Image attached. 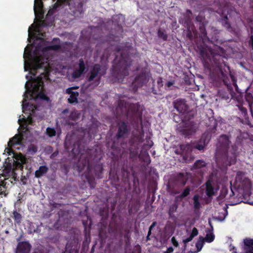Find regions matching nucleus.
Listing matches in <instances>:
<instances>
[{"mask_svg": "<svg viewBox=\"0 0 253 253\" xmlns=\"http://www.w3.org/2000/svg\"><path fill=\"white\" fill-rule=\"evenodd\" d=\"M86 167V171L83 175L89 184L90 188H94L95 186L94 176L100 179L102 177L103 165L101 164L96 163L92 166L88 160L84 159L83 162H79L78 166V170L81 172Z\"/></svg>", "mask_w": 253, "mask_h": 253, "instance_id": "7ed1b4c3", "label": "nucleus"}, {"mask_svg": "<svg viewBox=\"0 0 253 253\" xmlns=\"http://www.w3.org/2000/svg\"><path fill=\"white\" fill-rule=\"evenodd\" d=\"M135 137L136 138V139L138 142H139V143L143 142L144 141V139H143L144 132L143 131H142L141 132H140L139 133V135H138L137 136H135Z\"/></svg>", "mask_w": 253, "mask_h": 253, "instance_id": "ea45409f", "label": "nucleus"}, {"mask_svg": "<svg viewBox=\"0 0 253 253\" xmlns=\"http://www.w3.org/2000/svg\"><path fill=\"white\" fill-rule=\"evenodd\" d=\"M141 77V76L140 75H139V76H136L135 79H134V81L133 82V83H136L137 82L138 80H139L140 78Z\"/></svg>", "mask_w": 253, "mask_h": 253, "instance_id": "e2e57ef3", "label": "nucleus"}, {"mask_svg": "<svg viewBox=\"0 0 253 253\" xmlns=\"http://www.w3.org/2000/svg\"><path fill=\"white\" fill-rule=\"evenodd\" d=\"M23 136L20 135H15L8 142L9 147H14L16 145H20L22 141Z\"/></svg>", "mask_w": 253, "mask_h": 253, "instance_id": "a211bd4d", "label": "nucleus"}, {"mask_svg": "<svg viewBox=\"0 0 253 253\" xmlns=\"http://www.w3.org/2000/svg\"><path fill=\"white\" fill-rule=\"evenodd\" d=\"M47 62L44 61V59L42 55H38L37 53H35V56L32 60L33 70L36 71L38 69L44 68L45 71V64Z\"/></svg>", "mask_w": 253, "mask_h": 253, "instance_id": "9b49d317", "label": "nucleus"}, {"mask_svg": "<svg viewBox=\"0 0 253 253\" xmlns=\"http://www.w3.org/2000/svg\"><path fill=\"white\" fill-rule=\"evenodd\" d=\"M205 146L206 136L204 134L202 136L201 138L198 141H195L187 145L188 149H196L199 151L203 150Z\"/></svg>", "mask_w": 253, "mask_h": 253, "instance_id": "2eb2a0df", "label": "nucleus"}, {"mask_svg": "<svg viewBox=\"0 0 253 253\" xmlns=\"http://www.w3.org/2000/svg\"><path fill=\"white\" fill-rule=\"evenodd\" d=\"M244 243L245 246V248L253 247L252 246L253 245L252 239H246L244 240Z\"/></svg>", "mask_w": 253, "mask_h": 253, "instance_id": "58836bf2", "label": "nucleus"}, {"mask_svg": "<svg viewBox=\"0 0 253 253\" xmlns=\"http://www.w3.org/2000/svg\"><path fill=\"white\" fill-rule=\"evenodd\" d=\"M117 126L118 131L115 136L117 139L125 138L128 134L130 131V127L125 122L123 121H119L117 123Z\"/></svg>", "mask_w": 253, "mask_h": 253, "instance_id": "9d476101", "label": "nucleus"}, {"mask_svg": "<svg viewBox=\"0 0 253 253\" xmlns=\"http://www.w3.org/2000/svg\"><path fill=\"white\" fill-rule=\"evenodd\" d=\"M223 53V49L217 46H214L213 49L202 47L200 49V55L205 68L209 70L210 74L214 71L219 72L223 84L227 86L230 84V82L226 74L229 73L233 85L237 91V80L235 77L231 74L229 66L223 60V57L221 54Z\"/></svg>", "mask_w": 253, "mask_h": 253, "instance_id": "f257e3e1", "label": "nucleus"}, {"mask_svg": "<svg viewBox=\"0 0 253 253\" xmlns=\"http://www.w3.org/2000/svg\"><path fill=\"white\" fill-rule=\"evenodd\" d=\"M50 205L52 206V207L54 208H57L58 207L61 206V204L54 202L51 203Z\"/></svg>", "mask_w": 253, "mask_h": 253, "instance_id": "09e8293b", "label": "nucleus"}, {"mask_svg": "<svg viewBox=\"0 0 253 253\" xmlns=\"http://www.w3.org/2000/svg\"><path fill=\"white\" fill-rule=\"evenodd\" d=\"M80 116V114L77 111H75L71 113L69 116V118L71 120L76 121L79 118Z\"/></svg>", "mask_w": 253, "mask_h": 253, "instance_id": "2f4dec72", "label": "nucleus"}, {"mask_svg": "<svg viewBox=\"0 0 253 253\" xmlns=\"http://www.w3.org/2000/svg\"><path fill=\"white\" fill-rule=\"evenodd\" d=\"M246 253H253V247L245 248Z\"/></svg>", "mask_w": 253, "mask_h": 253, "instance_id": "603ef678", "label": "nucleus"}, {"mask_svg": "<svg viewBox=\"0 0 253 253\" xmlns=\"http://www.w3.org/2000/svg\"><path fill=\"white\" fill-rule=\"evenodd\" d=\"M58 154V151H55L54 152H53L50 156V158L51 159H53L55 157H56Z\"/></svg>", "mask_w": 253, "mask_h": 253, "instance_id": "6e6d98bb", "label": "nucleus"}, {"mask_svg": "<svg viewBox=\"0 0 253 253\" xmlns=\"http://www.w3.org/2000/svg\"><path fill=\"white\" fill-rule=\"evenodd\" d=\"M46 132L47 135L50 137L54 136L56 135V130L53 128L47 127L46 128Z\"/></svg>", "mask_w": 253, "mask_h": 253, "instance_id": "c9c22d12", "label": "nucleus"}, {"mask_svg": "<svg viewBox=\"0 0 253 253\" xmlns=\"http://www.w3.org/2000/svg\"><path fill=\"white\" fill-rule=\"evenodd\" d=\"M106 73V69L105 67L99 64H95L90 68L87 76V81L92 82V84L95 86H98L101 81L102 76Z\"/></svg>", "mask_w": 253, "mask_h": 253, "instance_id": "0eeeda50", "label": "nucleus"}, {"mask_svg": "<svg viewBox=\"0 0 253 253\" xmlns=\"http://www.w3.org/2000/svg\"><path fill=\"white\" fill-rule=\"evenodd\" d=\"M48 169L45 166H40L38 170L35 172V177L40 178L48 171Z\"/></svg>", "mask_w": 253, "mask_h": 253, "instance_id": "412c9836", "label": "nucleus"}, {"mask_svg": "<svg viewBox=\"0 0 253 253\" xmlns=\"http://www.w3.org/2000/svg\"><path fill=\"white\" fill-rule=\"evenodd\" d=\"M187 37L190 39H191L193 37V35L190 29V28H187Z\"/></svg>", "mask_w": 253, "mask_h": 253, "instance_id": "3c124183", "label": "nucleus"}, {"mask_svg": "<svg viewBox=\"0 0 253 253\" xmlns=\"http://www.w3.org/2000/svg\"><path fill=\"white\" fill-rule=\"evenodd\" d=\"M206 166L207 164L204 160H198L194 164L192 169H199L206 167Z\"/></svg>", "mask_w": 253, "mask_h": 253, "instance_id": "393cba45", "label": "nucleus"}, {"mask_svg": "<svg viewBox=\"0 0 253 253\" xmlns=\"http://www.w3.org/2000/svg\"><path fill=\"white\" fill-rule=\"evenodd\" d=\"M190 188L189 186L187 187L185 189H184L182 194L179 196V198L182 199L184 197L187 196L190 194Z\"/></svg>", "mask_w": 253, "mask_h": 253, "instance_id": "e433bc0d", "label": "nucleus"}, {"mask_svg": "<svg viewBox=\"0 0 253 253\" xmlns=\"http://www.w3.org/2000/svg\"><path fill=\"white\" fill-rule=\"evenodd\" d=\"M173 118L174 121L177 123H180L182 121V118L178 115H174Z\"/></svg>", "mask_w": 253, "mask_h": 253, "instance_id": "a19ab883", "label": "nucleus"}, {"mask_svg": "<svg viewBox=\"0 0 253 253\" xmlns=\"http://www.w3.org/2000/svg\"><path fill=\"white\" fill-rule=\"evenodd\" d=\"M64 253H79V250L77 247H75L74 248H71L68 249V247H66L65 251Z\"/></svg>", "mask_w": 253, "mask_h": 253, "instance_id": "4c0bfd02", "label": "nucleus"}, {"mask_svg": "<svg viewBox=\"0 0 253 253\" xmlns=\"http://www.w3.org/2000/svg\"><path fill=\"white\" fill-rule=\"evenodd\" d=\"M61 48V46L59 44H54L48 46V48L51 50H59Z\"/></svg>", "mask_w": 253, "mask_h": 253, "instance_id": "79ce46f5", "label": "nucleus"}, {"mask_svg": "<svg viewBox=\"0 0 253 253\" xmlns=\"http://www.w3.org/2000/svg\"><path fill=\"white\" fill-rule=\"evenodd\" d=\"M177 208L178 206L176 203L173 204L169 207V215L170 217H172L173 213L176 211Z\"/></svg>", "mask_w": 253, "mask_h": 253, "instance_id": "c756f323", "label": "nucleus"}, {"mask_svg": "<svg viewBox=\"0 0 253 253\" xmlns=\"http://www.w3.org/2000/svg\"><path fill=\"white\" fill-rule=\"evenodd\" d=\"M31 245L26 241L20 242L18 244L16 253H30L31 250Z\"/></svg>", "mask_w": 253, "mask_h": 253, "instance_id": "dca6fc26", "label": "nucleus"}, {"mask_svg": "<svg viewBox=\"0 0 253 253\" xmlns=\"http://www.w3.org/2000/svg\"><path fill=\"white\" fill-rule=\"evenodd\" d=\"M12 214L13 215L11 217L14 219L15 224L19 225L22 221V215L16 211H14Z\"/></svg>", "mask_w": 253, "mask_h": 253, "instance_id": "b1692460", "label": "nucleus"}, {"mask_svg": "<svg viewBox=\"0 0 253 253\" xmlns=\"http://www.w3.org/2000/svg\"><path fill=\"white\" fill-rule=\"evenodd\" d=\"M86 67L83 58L79 60L78 67L75 68L72 74V77L76 79L79 78L84 74L86 70Z\"/></svg>", "mask_w": 253, "mask_h": 253, "instance_id": "ddd939ff", "label": "nucleus"}, {"mask_svg": "<svg viewBox=\"0 0 253 253\" xmlns=\"http://www.w3.org/2000/svg\"><path fill=\"white\" fill-rule=\"evenodd\" d=\"M194 238L191 236L190 235L189 237L187 238L186 239L183 240V243L184 244L185 246H186L187 244L191 241Z\"/></svg>", "mask_w": 253, "mask_h": 253, "instance_id": "49530a36", "label": "nucleus"}, {"mask_svg": "<svg viewBox=\"0 0 253 253\" xmlns=\"http://www.w3.org/2000/svg\"><path fill=\"white\" fill-rule=\"evenodd\" d=\"M197 129V124L194 121H188L184 122L177 129L181 135L189 137L196 132Z\"/></svg>", "mask_w": 253, "mask_h": 253, "instance_id": "1a4fd4ad", "label": "nucleus"}, {"mask_svg": "<svg viewBox=\"0 0 253 253\" xmlns=\"http://www.w3.org/2000/svg\"><path fill=\"white\" fill-rule=\"evenodd\" d=\"M66 92L69 94H71L73 92H75V91H73L72 90L71 88H68L66 89Z\"/></svg>", "mask_w": 253, "mask_h": 253, "instance_id": "052dcab7", "label": "nucleus"}, {"mask_svg": "<svg viewBox=\"0 0 253 253\" xmlns=\"http://www.w3.org/2000/svg\"><path fill=\"white\" fill-rule=\"evenodd\" d=\"M5 187L2 184H0V195H4L6 196V194L5 192Z\"/></svg>", "mask_w": 253, "mask_h": 253, "instance_id": "de8ad7c7", "label": "nucleus"}, {"mask_svg": "<svg viewBox=\"0 0 253 253\" xmlns=\"http://www.w3.org/2000/svg\"><path fill=\"white\" fill-rule=\"evenodd\" d=\"M245 99L248 103L251 113H253L252 105L253 104V96L252 93L246 92L245 95Z\"/></svg>", "mask_w": 253, "mask_h": 253, "instance_id": "4be33fe9", "label": "nucleus"}, {"mask_svg": "<svg viewBox=\"0 0 253 253\" xmlns=\"http://www.w3.org/2000/svg\"><path fill=\"white\" fill-rule=\"evenodd\" d=\"M230 141L226 135H221L218 140V144L216 149V159L221 157L223 162L229 166L234 165L236 162V156L233 154V156L229 158L228 149Z\"/></svg>", "mask_w": 253, "mask_h": 253, "instance_id": "39448f33", "label": "nucleus"}, {"mask_svg": "<svg viewBox=\"0 0 253 253\" xmlns=\"http://www.w3.org/2000/svg\"><path fill=\"white\" fill-rule=\"evenodd\" d=\"M33 253H44L43 251L40 250H35Z\"/></svg>", "mask_w": 253, "mask_h": 253, "instance_id": "0e129e2a", "label": "nucleus"}, {"mask_svg": "<svg viewBox=\"0 0 253 253\" xmlns=\"http://www.w3.org/2000/svg\"><path fill=\"white\" fill-rule=\"evenodd\" d=\"M243 184L245 186V188L248 190H251L252 188V183L250 179L248 178H245L243 181Z\"/></svg>", "mask_w": 253, "mask_h": 253, "instance_id": "473e14b6", "label": "nucleus"}, {"mask_svg": "<svg viewBox=\"0 0 253 253\" xmlns=\"http://www.w3.org/2000/svg\"><path fill=\"white\" fill-rule=\"evenodd\" d=\"M8 153L9 155H10L12 153H14V151L12 149H8Z\"/></svg>", "mask_w": 253, "mask_h": 253, "instance_id": "69168bd1", "label": "nucleus"}, {"mask_svg": "<svg viewBox=\"0 0 253 253\" xmlns=\"http://www.w3.org/2000/svg\"><path fill=\"white\" fill-rule=\"evenodd\" d=\"M156 222H153L152 223V224H151V225L149 227V229L150 233H151V230L153 229V228L156 225Z\"/></svg>", "mask_w": 253, "mask_h": 253, "instance_id": "13d9d810", "label": "nucleus"}, {"mask_svg": "<svg viewBox=\"0 0 253 253\" xmlns=\"http://www.w3.org/2000/svg\"><path fill=\"white\" fill-rule=\"evenodd\" d=\"M205 186L206 194L209 197L215 195L218 190V188L216 187L215 183L211 179L206 181Z\"/></svg>", "mask_w": 253, "mask_h": 253, "instance_id": "4468645a", "label": "nucleus"}, {"mask_svg": "<svg viewBox=\"0 0 253 253\" xmlns=\"http://www.w3.org/2000/svg\"><path fill=\"white\" fill-rule=\"evenodd\" d=\"M116 50L117 52H120L121 55L119 57L117 54L116 55L112 69V74L119 82H123L124 78L129 75V70L132 61L129 54L123 49L121 45L117 46Z\"/></svg>", "mask_w": 253, "mask_h": 253, "instance_id": "f03ea898", "label": "nucleus"}, {"mask_svg": "<svg viewBox=\"0 0 253 253\" xmlns=\"http://www.w3.org/2000/svg\"><path fill=\"white\" fill-rule=\"evenodd\" d=\"M112 174H113V172L112 170L110 171V174H109V176H110V178H111V177L112 176Z\"/></svg>", "mask_w": 253, "mask_h": 253, "instance_id": "774afa93", "label": "nucleus"}, {"mask_svg": "<svg viewBox=\"0 0 253 253\" xmlns=\"http://www.w3.org/2000/svg\"><path fill=\"white\" fill-rule=\"evenodd\" d=\"M157 35L160 39H162L164 41L168 40V36L165 29L159 28L158 30Z\"/></svg>", "mask_w": 253, "mask_h": 253, "instance_id": "a878e982", "label": "nucleus"}, {"mask_svg": "<svg viewBox=\"0 0 253 253\" xmlns=\"http://www.w3.org/2000/svg\"><path fill=\"white\" fill-rule=\"evenodd\" d=\"M39 96L40 98L44 100L48 101L49 100L48 97H47L45 94L43 93H40Z\"/></svg>", "mask_w": 253, "mask_h": 253, "instance_id": "a18cd8bd", "label": "nucleus"}, {"mask_svg": "<svg viewBox=\"0 0 253 253\" xmlns=\"http://www.w3.org/2000/svg\"><path fill=\"white\" fill-rule=\"evenodd\" d=\"M251 36L250 37V40L251 42V46L253 49V27L251 28Z\"/></svg>", "mask_w": 253, "mask_h": 253, "instance_id": "8fccbe9b", "label": "nucleus"}, {"mask_svg": "<svg viewBox=\"0 0 253 253\" xmlns=\"http://www.w3.org/2000/svg\"><path fill=\"white\" fill-rule=\"evenodd\" d=\"M228 11H227V13H226V10H224L220 14L221 18L220 20V22L221 23L223 27H224L228 31L230 32L232 31V28L228 20Z\"/></svg>", "mask_w": 253, "mask_h": 253, "instance_id": "f3484780", "label": "nucleus"}, {"mask_svg": "<svg viewBox=\"0 0 253 253\" xmlns=\"http://www.w3.org/2000/svg\"><path fill=\"white\" fill-rule=\"evenodd\" d=\"M204 244V238L202 236L199 238V240L196 243V247L197 249L196 252H199L201 251Z\"/></svg>", "mask_w": 253, "mask_h": 253, "instance_id": "bb28decb", "label": "nucleus"}, {"mask_svg": "<svg viewBox=\"0 0 253 253\" xmlns=\"http://www.w3.org/2000/svg\"><path fill=\"white\" fill-rule=\"evenodd\" d=\"M142 161L147 165L148 166L151 163L150 157L148 153L143 155L142 157Z\"/></svg>", "mask_w": 253, "mask_h": 253, "instance_id": "72a5a7b5", "label": "nucleus"}, {"mask_svg": "<svg viewBox=\"0 0 253 253\" xmlns=\"http://www.w3.org/2000/svg\"><path fill=\"white\" fill-rule=\"evenodd\" d=\"M196 19L197 22H198L200 25L199 26L200 37L201 38L204 43H213L215 41L217 40L216 39H213V38H211V39L207 36V33L206 30V26L208 24V21L206 19L205 16L200 14L197 16Z\"/></svg>", "mask_w": 253, "mask_h": 253, "instance_id": "6e6552de", "label": "nucleus"}, {"mask_svg": "<svg viewBox=\"0 0 253 253\" xmlns=\"http://www.w3.org/2000/svg\"><path fill=\"white\" fill-rule=\"evenodd\" d=\"M194 208L195 210H199L201 207L199 202V196L198 194L195 195L193 197Z\"/></svg>", "mask_w": 253, "mask_h": 253, "instance_id": "c85d7f7f", "label": "nucleus"}, {"mask_svg": "<svg viewBox=\"0 0 253 253\" xmlns=\"http://www.w3.org/2000/svg\"><path fill=\"white\" fill-rule=\"evenodd\" d=\"M87 0H78L75 2L74 0H57L47 12V15H52L56 11L57 9L62 5H68L70 9L75 15L81 14L84 12V6L86 3Z\"/></svg>", "mask_w": 253, "mask_h": 253, "instance_id": "423d86ee", "label": "nucleus"}, {"mask_svg": "<svg viewBox=\"0 0 253 253\" xmlns=\"http://www.w3.org/2000/svg\"><path fill=\"white\" fill-rule=\"evenodd\" d=\"M117 113L119 115L126 116L131 121L136 122L141 116L139 113V106L137 104H129L126 101L120 100L116 107Z\"/></svg>", "mask_w": 253, "mask_h": 253, "instance_id": "20e7f679", "label": "nucleus"}, {"mask_svg": "<svg viewBox=\"0 0 253 253\" xmlns=\"http://www.w3.org/2000/svg\"><path fill=\"white\" fill-rule=\"evenodd\" d=\"M181 23L187 28H190L191 25V20L190 18L189 17H185L182 20Z\"/></svg>", "mask_w": 253, "mask_h": 253, "instance_id": "7c9ffc66", "label": "nucleus"}, {"mask_svg": "<svg viewBox=\"0 0 253 253\" xmlns=\"http://www.w3.org/2000/svg\"><path fill=\"white\" fill-rule=\"evenodd\" d=\"M171 242L173 245V246L175 247H178L179 246V244L178 241L176 240L174 237H172L171 239Z\"/></svg>", "mask_w": 253, "mask_h": 253, "instance_id": "c03bdc74", "label": "nucleus"}, {"mask_svg": "<svg viewBox=\"0 0 253 253\" xmlns=\"http://www.w3.org/2000/svg\"><path fill=\"white\" fill-rule=\"evenodd\" d=\"M157 83L159 86H163V84H162L163 81H162V79L161 78H160L158 79Z\"/></svg>", "mask_w": 253, "mask_h": 253, "instance_id": "4d7b16f0", "label": "nucleus"}, {"mask_svg": "<svg viewBox=\"0 0 253 253\" xmlns=\"http://www.w3.org/2000/svg\"><path fill=\"white\" fill-rule=\"evenodd\" d=\"M173 252V249L172 247H169L166 251H165L164 253H172Z\"/></svg>", "mask_w": 253, "mask_h": 253, "instance_id": "5fc2aeb1", "label": "nucleus"}, {"mask_svg": "<svg viewBox=\"0 0 253 253\" xmlns=\"http://www.w3.org/2000/svg\"><path fill=\"white\" fill-rule=\"evenodd\" d=\"M43 8V2L42 0H35L34 9L35 15H37V12L42 10Z\"/></svg>", "mask_w": 253, "mask_h": 253, "instance_id": "5701e85b", "label": "nucleus"}, {"mask_svg": "<svg viewBox=\"0 0 253 253\" xmlns=\"http://www.w3.org/2000/svg\"><path fill=\"white\" fill-rule=\"evenodd\" d=\"M237 101L238 104L236 105V106L238 107L239 110L240 111L242 117L246 118V116H248V111L247 108L243 106L245 104L244 101L242 98L240 99L239 97H238Z\"/></svg>", "mask_w": 253, "mask_h": 253, "instance_id": "6ab92c4d", "label": "nucleus"}, {"mask_svg": "<svg viewBox=\"0 0 253 253\" xmlns=\"http://www.w3.org/2000/svg\"><path fill=\"white\" fill-rule=\"evenodd\" d=\"M28 106H29V103H23L22 104V108L23 109H26Z\"/></svg>", "mask_w": 253, "mask_h": 253, "instance_id": "680f3d73", "label": "nucleus"}, {"mask_svg": "<svg viewBox=\"0 0 253 253\" xmlns=\"http://www.w3.org/2000/svg\"><path fill=\"white\" fill-rule=\"evenodd\" d=\"M69 112V110L68 109H64L63 111H62V113L63 114H65V113H67Z\"/></svg>", "mask_w": 253, "mask_h": 253, "instance_id": "338daca9", "label": "nucleus"}, {"mask_svg": "<svg viewBox=\"0 0 253 253\" xmlns=\"http://www.w3.org/2000/svg\"><path fill=\"white\" fill-rule=\"evenodd\" d=\"M198 235V230L196 227H194L192 229V232L190 234V235L192 236L193 238L197 236Z\"/></svg>", "mask_w": 253, "mask_h": 253, "instance_id": "37998d69", "label": "nucleus"}, {"mask_svg": "<svg viewBox=\"0 0 253 253\" xmlns=\"http://www.w3.org/2000/svg\"><path fill=\"white\" fill-rule=\"evenodd\" d=\"M20 161H16L13 164V168L14 170L21 169H23V164L26 163V159L21 154L20 155Z\"/></svg>", "mask_w": 253, "mask_h": 253, "instance_id": "aec40b11", "label": "nucleus"}, {"mask_svg": "<svg viewBox=\"0 0 253 253\" xmlns=\"http://www.w3.org/2000/svg\"><path fill=\"white\" fill-rule=\"evenodd\" d=\"M79 93L78 92H73L68 99V101L69 103L73 104L75 102H78V97Z\"/></svg>", "mask_w": 253, "mask_h": 253, "instance_id": "cd10ccee", "label": "nucleus"}, {"mask_svg": "<svg viewBox=\"0 0 253 253\" xmlns=\"http://www.w3.org/2000/svg\"><path fill=\"white\" fill-rule=\"evenodd\" d=\"M174 84V82H172V81H169L166 84V85L167 86H168V87H170L171 86H172Z\"/></svg>", "mask_w": 253, "mask_h": 253, "instance_id": "bf43d9fd", "label": "nucleus"}, {"mask_svg": "<svg viewBox=\"0 0 253 253\" xmlns=\"http://www.w3.org/2000/svg\"><path fill=\"white\" fill-rule=\"evenodd\" d=\"M214 235L212 233H208L204 239V241L205 240L208 243H211L214 240Z\"/></svg>", "mask_w": 253, "mask_h": 253, "instance_id": "f704fd0d", "label": "nucleus"}, {"mask_svg": "<svg viewBox=\"0 0 253 253\" xmlns=\"http://www.w3.org/2000/svg\"><path fill=\"white\" fill-rule=\"evenodd\" d=\"M173 105L177 112L182 115L187 113L188 111L189 106L184 99H176L173 102Z\"/></svg>", "mask_w": 253, "mask_h": 253, "instance_id": "f8f14e48", "label": "nucleus"}, {"mask_svg": "<svg viewBox=\"0 0 253 253\" xmlns=\"http://www.w3.org/2000/svg\"><path fill=\"white\" fill-rule=\"evenodd\" d=\"M179 176H181V177L182 178V180H181V184H182L183 186L185 185V184L186 183V179H183V173H180L179 174Z\"/></svg>", "mask_w": 253, "mask_h": 253, "instance_id": "864d4df0", "label": "nucleus"}]
</instances>
